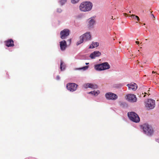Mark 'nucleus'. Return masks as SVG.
<instances>
[{
	"label": "nucleus",
	"instance_id": "8",
	"mask_svg": "<svg viewBox=\"0 0 159 159\" xmlns=\"http://www.w3.org/2000/svg\"><path fill=\"white\" fill-rule=\"evenodd\" d=\"M126 97V99L129 102H134L137 101L136 95L134 94H129L127 95Z\"/></svg>",
	"mask_w": 159,
	"mask_h": 159
},
{
	"label": "nucleus",
	"instance_id": "5",
	"mask_svg": "<svg viewBox=\"0 0 159 159\" xmlns=\"http://www.w3.org/2000/svg\"><path fill=\"white\" fill-rule=\"evenodd\" d=\"M155 105V101L151 99H148L145 103L146 107L148 109H153Z\"/></svg>",
	"mask_w": 159,
	"mask_h": 159
},
{
	"label": "nucleus",
	"instance_id": "29",
	"mask_svg": "<svg viewBox=\"0 0 159 159\" xmlns=\"http://www.w3.org/2000/svg\"><path fill=\"white\" fill-rule=\"evenodd\" d=\"M61 9H58L57 11L58 12H61Z\"/></svg>",
	"mask_w": 159,
	"mask_h": 159
},
{
	"label": "nucleus",
	"instance_id": "31",
	"mask_svg": "<svg viewBox=\"0 0 159 159\" xmlns=\"http://www.w3.org/2000/svg\"><path fill=\"white\" fill-rule=\"evenodd\" d=\"M68 41L69 42V43H71V39H69L68 40Z\"/></svg>",
	"mask_w": 159,
	"mask_h": 159
},
{
	"label": "nucleus",
	"instance_id": "34",
	"mask_svg": "<svg viewBox=\"0 0 159 159\" xmlns=\"http://www.w3.org/2000/svg\"><path fill=\"white\" fill-rule=\"evenodd\" d=\"M152 73H155V72H154V71H152Z\"/></svg>",
	"mask_w": 159,
	"mask_h": 159
},
{
	"label": "nucleus",
	"instance_id": "37",
	"mask_svg": "<svg viewBox=\"0 0 159 159\" xmlns=\"http://www.w3.org/2000/svg\"><path fill=\"white\" fill-rule=\"evenodd\" d=\"M145 95H144V97H145Z\"/></svg>",
	"mask_w": 159,
	"mask_h": 159
},
{
	"label": "nucleus",
	"instance_id": "36",
	"mask_svg": "<svg viewBox=\"0 0 159 159\" xmlns=\"http://www.w3.org/2000/svg\"><path fill=\"white\" fill-rule=\"evenodd\" d=\"M113 19V16H112L111 19Z\"/></svg>",
	"mask_w": 159,
	"mask_h": 159
},
{
	"label": "nucleus",
	"instance_id": "17",
	"mask_svg": "<svg viewBox=\"0 0 159 159\" xmlns=\"http://www.w3.org/2000/svg\"><path fill=\"white\" fill-rule=\"evenodd\" d=\"M102 64H97L94 66V69L100 71L102 70Z\"/></svg>",
	"mask_w": 159,
	"mask_h": 159
},
{
	"label": "nucleus",
	"instance_id": "30",
	"mask_svg": "<svg viewBox=\"0 0 159 159\" xmlns=\"http://www.w3.org/2000/svg\"><path fill=\"white\" fill-rule=\"evenodd\" d=\"M61 9H58L57 11L58 12H61Z\"/></svg>",
	"mask_w": 159,
	"mask_h": 159
},
{
	"label": "nucleus",
	"instance_id": "14",
	"mask_svg": "<svg viewBox=\"0 0 159 159\" xmlns=\"http://www.w3.org/2000/svg\"><path fill=\"white\" fill-rule=\"evenodd\" d=\"M84 86L85 88H91L92 89H97L98 88V86L97 85L91 83H87L84 84Z\"/></svg>",
	"mask_w": 159,
	"mask_h": 159
},
{
	"label": "nucleus",
	"instance_id": "6",
	"mask_svg": "<svg viewBox=\"0 0 159 159\" xmlns=\"http://www.w3.org/2000/svg\"><path fill=\"white\" fill-rule=\"evenodd\" d=\"M77 86V85L75 83H69L66 84V87L68 90L73 92L76 90Z\"/></svg>",
	"mask_w": 159,
	"mask_h": 159
},
{
	"label": "nucleus",
	"instance_id": "21",
	"mask_svg": "<svg viewBox=\"0 0 159 159\" xmlns=\"http://www.w3.org/2000/svg\"><path fill=\"white\" fill-rule=\"evenodd\" d=\"M131 16L133 18V19H135V20H137L138 21H139V17L137 16H136L135 15H134V14H132V15H131Z\"/></svg>",
	"mask_w": 159,
	"mask_h": 159
},
{
	"label": "nucleus",
	"instance_id": "22",
	"mask_svg": "<svg viewBox=\"0 0 159 159\" xmlns=\"http://www.w3.org/2000/svg\"><path fill=\"white\" fill-rule=\"evenodd\" d=\"M120 106L123 107H126L127 106V105L125 102H122L120 104Z\"/></svg>",
	"mask_w": 159,
	"mask_h": 159
},
{
	"label": "nucleus",
	"instance_id": "16",
	"mask_svg": "<svg viewBox=\"0 0 159 159\" xmlns=\"http://www.w3.org/2000/svg\"><path fill=\"white\" fill-rule=\"evenodd\" d=\"M103 70L108 69L110 68V66L108 62H105L102 63Z\"/></svg>",
	"mask_w": 159,
	"mask_h": 159
},
{
	"label": "nucleus",
	"instance_id": "32",
	"mask_svg": "<svg viewBox=\"0 0 159 159\" xmlns=\"http://www.w3.org/2000/svg\"><path fill=\"white\" fill-rule=\"evenodd\" d=\"M124 15H125V16H126V15H127V14L126 13H124Z\"/></svg>",
	"mask_w": 159,
	"mask_h": 159
},
{
	"label": "nucleus",
	"instance_id": "25",
	"mask_svg": "<svg viewBox=\"0 0 159 159\" xmlns=\"http://www.w3.org/2000/svg\"><path fill=\"white\" fill-rule=\"evenodd\" d=\"M80 0H71V2L73 3H75L78 2Z\"/></svg>",
	"mask_w": 159,
	"mask_h": 159
},
{
	"label": "nucleus",
	"instance_id": "33",
	"mask_svg": "<svg viewBox=\"0 0 159 159\" xmlns=\"http://www.w3.org/2000/svg\"><path fill=\"white\" fill-rule=\"evenodd\" d=\"M89 64V63H85V64H86V65H88V64Z\"/></svg>",
	"mask_w": 159,
	"mask_h": 159
},
{
	"label": "nucleus",
	"instance_id": "12",
	"mask_svg": "<svg viewBox=\"0 0 159 159\" xmlns=\"http://www.w3.org/2000/svg\"><path fill=\"white\" fill-rule=\"evenodd\" d=\"M101 55V53L99 51H95L91 53L90 57L92 59H94L95 57H98Z\"/></svg>",
	"mask_w": 159,
	"mask_h": 159
},
{
	"label": "nucleus",
	"instance_id": "35",
	"mask_svg": "<svg viewBox=\"0 0 159 159\" xmlns=\"http://www.w3.org/2000/svg\"><path fill=\"white\" fill-rule=\"evenodd\" d=\"M129 13H131V11H129Z\"/></svg>",
	"mask_w": 159,
	"mask_h": 159
},
{
	"label": "nucleus",
	"instance_id": "18",
	"mask_svg": "<svg viewBox=\"0 0 159 159\" xmlns=\"http://www.w3.org/2000/svg\"><path fill=\"white\" fill-rule=\"evenodd\" d=\"M99 45V43L98 42L93 43L89 47V48H93L95 47H97Z\"/></svg>",
	"mask_w": 159,
	"mask_h": 159
},
{
	"label": "nucleus",
	"instance_id": "24",
	"mask_svg": "<svg viewBox=\"0 0 159 159\" xmlns=\"http://www.w3.org/2000/svg\"><path fill=\"white\" fill-rule=\"evenodd\" d=\"M89 67V66H84L83 67H82V68H79L80 69H82V70H85L86 69H87Z\"/></svg>",
	"mask_w": 159,
	"mask_h": 159
},
{
	"label": "nucleus",
	"instance_id": "13",
	"mask_svg": "<svg viewBox=\"0 0 159 159\" xmlns=\"http://www.w3.org/2000/svg\"><path fill=\"white\" fill-rule=\"evenodd\" d=\"M60 45L61 50L64 51L65 50L67 46L65 40H63L60 42Z\"/></svg>",
	"mask_w": 159,
	"mask_h": 159
},
{
	"label": "nucleus",
	"instance_id": "19",
	"mask_svg": "<svg viewBox=\"0 0 159 159\" xmlns=\"http://www.w3.org/2000/svg\"><path fill=\"white\" fill-rule=\"evenodd\" d=\"M60 68L61 70H64L65 68V66L64 64L63 61H61V64Z\"/></svg>",
	"mask_w": 159,
	"mask_h": 159
},
{
	"label": "nucleus",
	"instance_id": "4",
	"mask_svg": "<svg viewBox=\"0 0 159 159\" xmlns=\"http://www.w3.org/2000/svg\"><path fill=\"white\" fill-rule=\"evenodd\" d=\"M128 116L133 121L137 123L140 121V118L138 115L134 112L128 113Z\"/></svg>",
	"mask_w": 159,
	"mask_h": 159
},
{
	"label": "nucleus",
	"instance_id": "7",
	"mask_svg": "<svg viewBox=\"0 0 159 159\" xmlns=\"http://www.w3.org/2000/svg\"><path fill=\"white\" fill-rule=\"evenodd\" d=\"M105 96L106 98L108 100H115L118 97L116 94L111 92L107 93Z\"/></svg>",
	"mask_w": 159,
	"mask_h": 159
},
{
	"label": "nucleus",
	"instance_id": "9",
	"mask_svg": "<svg viewBox=\"0 0 159 159\" xmlns=\"http://www.w3.org/2000/svg\"><path fill=\"white\" fill-rule=\"evenodd\" d=\"M69 30L67 29H65L60 32V37L62 39H66L69 34Z\"/></svg>",
	"mask_w": 159,
	"mask_h": 159
},
{
	"label": "nucleus",
	"instance_id": "1",
	"mask_svg": "<svg viewBox=\"0 0 159 159\" xmlns=\"http://www.w3.org/2000/svg\"><path fill=\"white\" fill-rule=\"evenodd\" d=\"M92 3L90 2H85L82 3L79 6L81 11L86 12L90 11L92 8Z\"/></svg>",
	"mask_w": 159,
	"mask_h": 159
},
{
	"label": "nucleus",
	"instance_id": "20",
	"mask_svg": "<svg viewBox=\"0 0 159 159\" xmlns=\"http://www.w3.org/2000/svg\"><path fill=\"white\" fill-rule=\"evenodd\" d=\"M100 93V92L99 91H91L88 93L89 94H91L92 95H93L95 96H97Z\"/></svg>",
	"mask_w": 159,
	"mask_h": 159
},
{
	"label": "nucleus",
	"instance_id": "2",
	"mask_svg": "<svg viewBox=\"0 0 159 159\" xmlns=\"http://www.w3.org/2000/svg\"><path fill=\"white\" fill-rule=\"evenodd\" d=\"M142 128L144 133L148 135H151L153 132L152 127L147 124H145L142 126Z\"/></svg>",
	"mask_w": 159,
	"mask_h": 159
},
{
	"label": "nucleus",
	"instance_id": "3",
	"mask_svg": "<svg viewBox=\"0 0 159 159\" xmlns=\"http://www.w3.org/2000/svg\"><path fill=\"white\" fill-rule=\"evenodd\" d=\"M91 36L89 32L86 33L80 37V40L76 43L77 45L80 44L84 41H87L91 39Z\"/></svg>",
	"mask_w": 159,
	"mask_h": 159
},
{
	"label": "nucleus",
	"instance_id": "28",
	"mask_svg": "<svg viewBox=\"0 0 159 159\" xmlns=\"http://www.w3.org/2000/svg\"><path fill=\"white\" fill-rule=\"evenodd\" d=\"M135 43L137 44H139V41H136L135 42Z\"/></svg>",
	"mask_w": 159,
	"mask_h": 159
},
{
	"label": "nucleus",
	"instance_id": "27",
	"mask_svg": "<svg viewBox=\"0 0 159 159\" xmlns=\"http://www.w3.org/2000/svg\"><path fill=\"white\" fill-rule=\"evenodd\" d=\"M56 79L57 80H59L60 79V76L59 75H57L56 76Z\"/></svg>",
	"mask_w": 159,
	"mask_h": 159
},
{
	"label": "nucleus",
	"instance_id": "23",
	"mask_svg": "<svg viewBox=\"0 0 159 159\" xmlns=\"http://www.w3.org/2000/svg\"><path fill=\"white\" fill-rule=\"evenodd\" d=\"M66 2V0H60V4L61 5H63L64 4H65Z\"/></svg>",
	"mask_w": 159,
	"mask_h": 159
},
{
	"label": "nucleus",
	"instance_id": "15",
	"mask_svg": "<svg viewBox=\"0 0 159 159\" xmlns=\"http://www.w3.org/2000/svg\"><path fill=\"white\" fill-rule=\"evenodd\" d=\"M5 45L7 47H13L14 46V41L12 39H10L5 42Z\"/></svg>",
	"mask_w": 159,
	"mask_h": 159
},
{
	"label": "nucleus",
	"instance_id": "11",
	"mask_svg": "<svg viewBox=\"0 0 159 159\" xmlns=\"http://www.w3.org/2000/svg\"><path fill=\"white\" fill-rule=\"evenodd\" d=\"M129 90H132L133 91L136 90L137 88V85L135 83H131L127 84Z\"/></svg>",
	"mask_w": 159,
	"mask_h": 159
},
{
	"label": "nucleus",
	"instance_id": "10",
	"mask_svg": "<svg viewBox=\"0 0 159 159\" xmlns=\"http://www.w3.org/2000/svg\"><path fill=\"white\" fill-rule=\"evenodd\" d=\"M95 22V20L94 19L92 18L89 19L87 23L88 28L89 29L93 28Z\"/></svg>",
	"mask_w": 159,
	"mask_h": 159
},
{
	"label": "nucleus",
	"instance_id": "26",
	"mask_svg": "<svg viewBox=\"0 0 159 159\" xmlns=\"http://www.w3.org/2000/svg\"><path fill=\"white\" fill-rule=\"evenodd\" d=\"M152 12H151V18H152V19L154 18H155V16H154V15H153V14L152 13Z\"/></svg>",
	"mask_w": 159,
	"mask_h": 159
}]
</instances>
